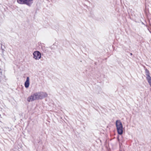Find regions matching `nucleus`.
<instances>
[{
    "instance_id": "nucleus-1",
    "label": "nucleus",
    "mask_w": 151,
    "mask_h": 151,
    "mask_svg": "<svg viewBox=\"0 0 151 151\" xmlns=\"http://www.w3.org/2000/svg\"><path fill=\"white\" fill-rule=\"evenodd\" d=\"M47 94L45 92L39 91L35 92L28 97L27 101L28 102L36 100H42L47 96Z\"/></svg>"
},
{
    "instance_id": "nucleus-2",
    "label": "nucleus",
    "mask_w": 151,
    "mask_h": 151,
    "mask_svg": "<svg viewBox=\"0 0 151 151\" xmlns=\"http://www.w3.org/2000/svg\"><path fill=\"white\" fill-rule=\"evenodd\" d=\"M116 124L118 134H122L123 132V128L121 122L120 120H117L116 121Z\"/></svg>"
},
{
    "instance_id": "nucleus-3",
    "label": "nucleus",
    "mask_w": 151,
    "mask_h": 151,
    "mask_svg": "<svg viewBox=\"0 0 151 151\" xmlns=\"http://www.w3.org/2000/svg\"><path fill=\"white\" fill-rule=\"evenodd\" d=\"M33 0H17V2L20 4H25L30 6L33 3Z\"/></svg>"
},
{
    "instance_id": "nucleus-4",
    "label": "nucleus",
    "mask_w": 151,
    "mask_h": 151,
    "mask_svg": "<svg viewBox=\"0 0 151 151\" xmlns=\"http://www.w3.org/2000/svg\"><path fill=\"white\" fill-rule=\"evenodd\" d=\"M33 58L35 60H38L41 58V53L38 51H36L33 53Z\"/></svg>"
},
{
    "instance_id": "nucleus-5",
    "label": "nucleus",
    "mask_w": 151,
    "mask_h": 151,
    "mask_svg": "<svg viewBox=\"0 0 151 151\" xmlns=\"http://www.w3.org/2000/svg\"><path fill=\"white\" fill-rule=\"evenodd\" d=\"M29 77H27L26 80L24 83V86L26 88H27L29 86Z\"/></svg>"
},
{
    "instance_id": "nucleus-6",
    "label": "nucleus",
    "mask_w": 151,
    "mask_h": 151,
    "mask_svg": "<svg viewBox=\"0 0 151 151\" xmlns=\"http://www.w3.org/2000/svg\"><path fill=\"white\" fill-rule=\"evenodd\" d=\"M1 115L0 114V117H1Z\"/></svg>"
}]
</instances>
